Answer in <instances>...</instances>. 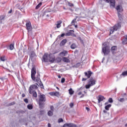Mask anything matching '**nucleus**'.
<instances>
[{"label":"nucleus","mask_w":127,"mask_h":127,"mask_svg":"<svg viewBox=\"0 0 127 127\" xmlns=\"http://www.w3.org/2000/svg\"><path fill=\"white\" fill-rule=\"evenodd\" d=\"M14 48V45L11 44L9 45V49L10 50H13V49Z\"/></svg>","instance_id":"nucleus-29"},{"label":"nucleus","mask_w":127,"mask_h":127,"mask_svg":"<svg viewBox=\"0 0 127 127\" xmlns=\"http://www.w3.org/2000/svg\"><path fill=\"white\" fill-rule=\"evenodd\" d=\"M67 4L69 6H70L71 7L74 6V4L69 2V1H67Z\"/></svg>","instance_id":"nucleus-36"},{"label":"nucleus","mask_w":127,"mask_h":127,"mask_svg":"<svg viewBox=\"0 0 127 127\" xmlns=\"http://www.w3.org/2000/svg\"><path fill=\"white\" fill-rule=\"evenodd\" d=\"M65 82V78H63L61 79V83H64Z\"/></svg>","instance_id":"nucleus-48"},{"label":"nucleus","mask_w":127,"mask_h":127,"mask_svg":"<svg viewBox=\"0 0 127 127\" xmlns=\"http://www.w3.org/2000/svg\"><path fill=\"white\" fill-rule=\"evenodd\" d=\"M78 96H81V95H82V92H78Z\"/></svg>","instance_id":"nucleus-51"},{"label":"nucleus","mask_w":127,"mask_h":127,"mask_svg":"<svg viewBox=\"0 0 127 127\" xmlns=\"http://www.w3.org/2000/svg\"><path fill=\"white\" fill-rule=\"evenodd\" d=\"M108 102H106V103H105V105H108Z\"/></svg>","instance_id":"nucleus-62"},{"label":"nucleus","mask_w":127,"mask_h":127,"mask_svg":"<svg viewBox=\"0 0 127 127\" xmlns=\"http://www.w3.org/2000/svg\"><path fill=\"white\" fill-rule=\"evenodd\" d=\"M0 61L4 62L5 60H6V58H5V56H2L0 57Z\"/></svg>","instance_id":"nucleus-25"},{"label":"nucleus","mask_w":127,"mask_h":127,"mask_svg":"<svg viewBox=\"0 0 127 127\" xmlns=\"http://www.w3.org/2000/svg\"><path fill=\"white\" fill-rule=\"evenodd\" d=\"M26 27L28 32H30L32 30V26H31V22L28 21L26 23Z\"/></svg>","instance_id":"nucleus-8"},{"label":"nucleus","mask_w":127,"mask_h":127,"mask_svg":"<svg viewBox=\"0 0 127 127\" xmlns=\"http://www.w3.org/2000/svg\"><path fill=\"white\" fill-rule=\"evenodd\" d=\"M103 113H104V114H107V111L103 110Z\"/></svg>","instance_id":"nucleus-57"},{"label":"nucleus","mask_w":127,"mask_h":127,"mask_svg":"<svg viewBox=\"0 0 127 127\" xmlns=\"http://www.w3.org/2000/svg\"><path fill=\"white\" fill-rule=\"evenodd\" d=\"M58 78H59V79H60L61 78V76L58 75Z\"/></svg>","instance_id":"nucleus-60"},{"label":"nucleus","mask_w":127,"mask_h":127,"mask_svg":"<svg viewBox=\"0 0 127 127\" xmlns=\"http://www.w3.org/2000/svg\"><path fill=\"white\" fill-rule=\"evenodd\" d=\"M67 54H68V52L67 51H64L62 52H61L59 54V56H66V55H67Z\"/></svg>","instance_id":"nucleus-17"},{"label":"nucleus","mask_w":127,"mask_h":127,"mask_svg":"<svg viewBox=\"0 0 127 127\" xmlns=\"http://www.w3.org/2000/svg\"><path fill=\"white\" fill-rule=\"evenodd\" d=\"M48 116H49L50 117H51V116H53V111H51V110H50V111L48 112Z\"/></svg>","instance_id":"nucleus-32"},{"label":"nucleus","mask_w":127,"mask_h":127,"mask_svg":"<svg viewBox=\"0 0 127 127\" xmlns=\"http://www.w3.org/2000/svg\"><path fill=\"white\" fill-rule=\"evenodd\" d=\"M49 94L51 96H55L56 97H59L60 96V93L57 91L50 92Z\"/></svg>","instance_id":"nucleus-14"},{"label":"nucleus","mask_w":127,"mask_h":127,"mask_svg":"<svg viewBox=\"0 0 127 127\" xmlns=\"http://www.w3.org/2000/svg\"><path fill=\"white\" fill-rule=\"evenodd\" d=\"M46 102V96L44 94H40L39 96V106L40 109L44 107V102Z\"/></svg>","instance_id":"nucleus-2"},{"label":"nucleus","mask_w":127,"mask_h":127,"mask_svg":"<svg viewBox=\"0 0 127 127\" xmlns=\"http://www.w3.org/2000/svg\"><path fill=\"white\" fill-rule=\"evenodd\" d=\"M4 19V17L3 16H0V21L3 20Z\"/></svg>","instance_id":"nucleus-45"},{"label":"nucleus","mask_w":127,"mask_h":127,"mask_svg":"<svg viewBox=\"0 0 127 127\" xmlns=\"http://www.w3.org/2000/svg\"><path fill=\"white\" fill-rule=\"evenodd\" d=\"M64 127H77V125L73 123L65 124L64 125Z\"/></svg>","instance_id":"nucleus-11"},{"label":"nucleus","mask_w":127,"mask_h":127,"mask_svg":"<svg viewBox=\"0 0 127 127\" xmlns=\"http://www.w3.org/2000/svg\"><path fill=\"white\" fill-rule=\"evenodd\" d=\"M98 103L99 104H100V103H101V102L104 101V100H105V97L101 95H99L98 96Z\"/></svg>","instance_id":"nucleus-18"},{"label":"nucleus","mask_w":127,"mask_h":127,"mask_svg":"<svg viewBox=\"0 0 127 127\" xmlns=\"http://www.w3.org/2000/svg\"><path fill=\"white\" fill-rule=\"evenodd\" d=\"M118 100L119 102H120L121 103L125 102V98H118Z\"/></svg>","instance_id":"nucleus-35"},{"label":"nucleus","mask_w":127,"mask_h":127,"mask_svg":"<svg viewBox=\"0 0 127 127\" xmlns=\"http://www.w3.org/2000/svg\"><path fill=\"white\" fill-rule=\"evenodd\" d=\"M15 102H11L10 103H9L8 104V106H13V105H15Z\"/></svg>","instance_id":"nucleus-42"},{"label":"nucleus","mask_w":127,"mask_h":127,"mask_svg":"<svg viewBox=\"0 0 127 127\" xmlns=\"http://www.w3.org/2000/svg\"><path fill=\"white\" fill-rule=\"evenodd\" d=\"M22 98H24L25 97V94H24V93H23L22 94Z\"/></svg>","instance_id":"nucleus-52"},{"label":"nucleus","mask_w":127,"mask_h":127,"mask_svg":"<svg viewBox=\"0 0 127 127\" xmlns=\"http://www.w3.org/2000/svg\"><path fill=\"white\" fill-rule=\"evenodd\" d=\"M43 62H49V55L48 53H45L43 57Z\"/></svg>","instance_id":"nucleus-9"},{"label":"nucleus","mask_w":127,"mask_h":127,"mask_svg":"<svg viewBox=\"0 0 127 127\" xmlns=\"http://www.w3.org/2000/svg\"><path fill=\"white\" fill-rule=\"evenodd\" d=\"M72 32L74 33V30H70L68 32H67L65 34V36H70L71 35V36H74V37H76V35L75 34L72 33Z\"/></svg>","instance_id":"nucleus-10"},{"label":"nucleus","mask_w":127,"mask_h":127,"mask_svg":"<svg viewBox=\"0 0 127 127\" xmlns=\"http://www.w3.org/2000/svg\"><path fill=\"white\" fill-rule=\"evenodd\" d=\"M109 1L110 7H115L116 5V0H110Z\"/></svg>","instance_id":"nucleus-13"},{"label":"nucleus","mask_w":127,"mask_h":127,"mask_svg":"<svg viewBox=\"0 0 127 127\" xmlns=\"http://www.w3.org/2000/svg\"><path fill=\"white\" fill-rule=\"evenodd\" d=\"M27 108L28 110H32V109H33V106H32V105L31 104H29L27 105Z\"/></svg>","instance_id":"nucleus-31"},{"label":"nucleus","mask_w":127,"mask_h":127,"mask_svg":"<svg viewBox=\"0 0 127 127\" xmlns=\"http://www.w3.org/2000/svg\"><path fill=\"white\" fill-rule=\"evenodd\" d=\"M92 74H93V72L91 71H88L87 72H84V75L85 77H87V78H83L82 79V81H87V79H89V78H91V76H92Z\"/></svg>","instance_id":"nucleus-7"},{"label":"nucleus","mask_w":127,"mask_h":127,"mask_svg":"<svg viewBox=\"0 0 127 127\" xmlns=\"http://www.w3.org/2000/svg\"><path fill=\"white\" fill-rule=\"evenodd\" d=\"M116 50H117V47L113 46L111 48V51L113 54L114 53H116Z\"/></svg>","instance_id":"nucleus-23"},{"label":"nucleus","mask_w":127,"mask_h":127,"mask_svg":"<svg viewBox=\"0 0 127 127\" xmlns=\"http://www.w3.org/2000/svg\"><path fill=\"white\" fill-rule=\"evenodd\" d=\"M79 40H80V42H81V43H82V44H84V41H83V40H82L81 37L79 38Z\"/></svg>","instance_id":"nucleus-44"},{"label":"nucleus","mask_w":127,"mask_h":127,"mask_svg":"<svg viewBox=\"0 0 127 127\" xmlns=\"http://www.w3.org/2000/svg\"><path fill=\"white\" fill-rule=\"evenodd\" d=\"M64 36H65V34H64V33L62 34L61 37H64Z\"/></svg>","instance_id":"nucleus-53"},{"label":"nucleus","mask_w":127,"mask_h":127,"mask_svg":"<svg viewBox=\"0 0 127 127\" xmlns=\"http://www.w3.org/2000/svg\"><path fill=\"white\" fill-rule=\"evenodd\" d=\"M108 102H109V103H113V98H109L108 100Z\"/></svg>","instance_id":"nucleus-43"},{"label":"nucleus","mask_w":127,"mask_h":127,"mask_svg":"<svg viewBox=\"0 0 127 127\" xmlns=\"http://www.w3.org/2000/svg\"><path fill=\"white\" fill-rule=\"evenodd\" d=\"M110 48L108 43H104L103 44L102 52L104 55H108L110 53Z\"/></svg>","instance_id":"nucleus-3"},{"label":"nucleus","mask_w":127,"mask_h":127,"mask_svg":"<svg viewBox=\"0 0 127 127\" xmlns=\"http://www.w3.org/2000/svg\"><path fill=\"white\" fill-rule=\"evenodd\" d=\"M88 82V84L85 86L86 89H90V87L96 85V83H97V80L93 77H91L89 79Z\"/></svg>","instance_id":"nucleus-4"},{"label":"nucleus","mask_w":127,"mask_h":127,"mask_svg":"<svg viewBox=\"0 0 127 127\" xmlns=\"http://www.w3.org/2000/svg\"><path fill=\"white\" fill-rule=\"evenodd\" d=\"M116 9H117V11H118V13H120V12H122L123 11V7H122V6L119 5H118Z\"/></svg>","instance_id":"nucleus-16"},{"label":"nucleus","mask_w":127,"mask_h":127,"mask_svg":"<svg viewBox=\"0 0 127 127\" xmlns=\"http://www.w3.org/2000/svg\"><path fill=\"white\" fill-rule=\"evenodd\" d=\"M67 42V40L64 39L60 43V46H63L64 44H66Z\"/></svg>","instance_id":"nucleus-21"},{"label":"nucleus","mask_w":127,"mask_h":127,"mask_svg":"<svg viewBox=\"0 0 127 127\" xmlns=\"http://www.w3.org/2000/svg\"><path fill=\"white\" fill-rule=\"evenodd\" d=\"M54 61H55V57L52 54H50L49 56V62L53 63Z\"/></svg>","instance_id":"nucleus-12"},{"label":"nucleus","mask_w":127,"mask_h":127,"mask_svg":"<svg viewBox=\"0 0 127 127\" xmlns=\"http://www.w3.org/2000/svg\"><path fill=\"white\" fill-rule=\"evenodd\" d=\"M24 102H25V103H26V104H27V103H28V99H27V98H25L24 100Z\"/></svg>","instance_id":"nucleus-47"},{"label":"nucleus","mask_w":127,"mask_h":127,"mask_svg":"<svg viewBox=\"0 0 127 127\" xmlns=\"http://www.w3.org/2000/svg\"><path fill=\"white\" fill-rule=\"evenodd\" d=\"M36 74V69H35V67H33L32 68L31 73V77L32 80H33V81H34V82H37V83H38L39 82H41V81H40V74H39V73H37V76L35 77Z\"/></svg>","instance_id":"nucleus-1"},{"label":"nucleus","mask_w":127,"mask_h":127,"mask_svg":"<svg viewBox=\"0 0 127 127\" xmlns=\"http://www.w3.org/2000/svg\"><path fill=\"white\" fill-rule=\"evenodd\" d=\"M86 111H88V112H89V111H90V108H89L88 107H86L85 108Z\"/></svg>","instance_id":"nucleus-50"},{"label":"nucleus","mask_w":127,"mask_h":127,"mask_svg":"<svg viewBox=\"0 0 127 127\" xmlns=\"http://www.w3.org/2000/svg\"><path fill=\"white\" fill-rule=\"evenodd\" d=\"M41 114H43L44 113V110H42L40 111Z\"/></svg>","instance_id":"nucleus-55"},{"label":"nucleus","mask_w":127,"mask_h":127,"mask_svg":"<svg viewBox=\"0 0 127 127\" xmlns=\"http://www.w3.org/2000/svg\"><path fill=\"white\" fill-rule=\"evenodd\" d=\"M121 23H118L114 26L110 28V34H113L114 33V32L117 31L118 29H120V28H121Z\"/></svg>","instance_id":"nucleus-5"},{"label":"nucleus","mask_w":127,"mask_h":127,"mask_svg":"<svg viewBox=\"0 0 127 127\" xmlns=\"http://www.w3.org/2000/svg\"><path fill=\"white\" fill-rule=\"evenodd\" d=\"M118 14L120 20H123V16L122 15V14H121V13H118Z\"/></svg>","instance_id":"nucleus-33"},{"label":"nucleus","mask_w":127,"mask_h":127,"mask_svg":"<svg viewBox=\"0 0 127 127\" xmlns=\"http://www.w3.org/2000/svg\"><path fill=\"white\" fill-rule=\"evenodd\" d=\"M104 60H105V58H103V61H102V63H103V62L104 61Z\"/></svg>","instance_id":"nucleus-61"},{"label":"nucleus","mask_w":127,"mask_h":127,"mask_svg":"<svg viewBox=\"0 0 127 127\" xmlns=\"http://www.w3.org/2000/svg\"><path fill=\"white\" fill-rule=\"evenodd\" d=\"M12 12V9H10V10L8 12V13H11Z\"/></svg>","instance_id":"nucleus-49"},{"label":"nucleus","mask_w":127,"mask_h":127,"mask_svg":"<svg viewBox=\"0 0 127 127\" xmlns=\"http://www.w3.org/2000/svg\"><path fill=\"white\" fill-rule=\"evenodd\" d=\"M84 96H85V95L82 94V96L80 97V98H83Z\"/></svg>","instance_id":"nucleus-58"},{"label":"nucleus","mask_w":127,"mask_h":127,"mask_svg":"<svg viewBox=\"0 0 127 127\" xmlns=\"http://www.w3.org/2000/svg\"><path fill=\"white\" fill-rule=\"evenodd\" d=\"M63 61L65 63H70V60L66 57L63 58Z\"/></svg>","instance_id":"nucleus-20"},{"label":"nucleus","mask_w":127,"mask_h":127,"mask_svg":"<svg viewBox=\"0 0 127 127\" xmlns=\"http://www.w3.org/2000/svg\"><path fill=\"white\" fill-rule=\"evenodd\" d=\"M37 86H38V84H36V85L33 84L31 85L29 87L28 90L29 94H32L33 92H35V90H37V89L38 88V87H37Z\"/></svg>","instance_id":"nucleus-6"},{"label":"nucleus","mask_w":127,"mask_h":127,"mask_svg":"<svg viewBox=\"0 0 127 127\" xmlns=\"http://www.w3.org/2000/svg\"><path fill=\"white\" fill-rule=\"evenodd\" d=\"M68 92H69V95H73V94H74V91H73V90L72 89V88H70V89L68 90Z\"/></svg>","instance_id":"nucleus-30"},{"label":"nucleus","mask_w":127,"mask_h":127,"mask_svg":"<svg viewBox=\"0 0 127 127\" xmlns=\"http://www.w3.org/2000/svg\"><path fill=\"white\" fill-rule=\"evenodd\" d=\"M57 89L58 90H60V89L58 88V87H57Z\"/></svg>","instance_id":"nucleus-63"},{"label":"nucleus","mask_w":127,"mask_h":127,"mask_svg":"<svg viewBox=\"0 0 127 127\" xmlns=\"http://www.w3.org/2000/svg\"><path fill=\"white\" fill-rule=\"evenodd\" d=\"M32 94H33V97H34V98H37V93L36 91L32 92Z\"/></svg>","instance_id":"nucleus-34"},{"label":"nucleus","mask_w":127,"mask_h":127,"mask_svg":"<svg viewBox=\"0 0 127 127\" xmlns=\"http://www.w3.org/2000/svg\"><path fill=\"white\" fill-rule=\"evenodd\" d=\"M48 127H51V124H50V123H48Z\"/></svg>","instance_id":"nucleus-54"},{"label":"nucleus","mask_w":127,"mask_h":127,"mask_svg":"<svg viewBox=\"0 0 127 127\" xmlns=\"http://www.w3.org/2000/svg\"><path fill=\"white\" fill-rule=\"evenodd\" d=\"M77 18H78V16H76V18L74 19L72 21H71V24H73V23H75V21L77 20Z\"/></svg>","instance_id":"nucleus-40"},{"label":"nucleus","mask_w":127,"mask_h":127,"mask_svg":"<svg viewBox=\"0 0 127 127\" xmlns=\"http://www.w3.org/2000/svg\"><path fill=\"white\" fill-rule=\"evenodd\" d=\"M111 107H112V105L109 104V105L106 106L105 107V110H106V111H109V110L110 108H111Z\"/></svg>","instance_id":"nucleus-27"},{"label":"nucleus","mask_w":127,"mask_h":127,"mask_svg":"<svg viewBox=\"0 0 127 127\" xmlns=\"http://www.w3.org/2000/svg\"><path fill=\"white\" fill-rule=\"evenodd\" d=\"M58 123H59V124H60V123H63V122H64V120H63V119H62V118H60L59 120H58Z\"/></svg>","instance_id":"nucleus-38"},{"label":"nucleus","mask_w":127,"mask_h":127,"mask_svg":"<svg viewBox=\"0 0 127 127\" xmlns=\"http://www.w3.org/2000/svg\"><path fill=\"white\" fill-rule=\"evenodd\" d=\"M106 2H107L108 3H109V2H110V1H109V0H105Z\"/></svg>","instance_id":"nucleus-59"},{"label":"nucleus","mask_w":127,"mask_h":127,"mask_svg":"<svg viewBox=\"0 0 127 127\" xmlns=\"http://www.w3.org/2000/svg\"><path fill=\"white\" fill-rule=\"evenodd\" d=\"M122 41L123 44H127V35L124 36Z\"/></svg>","instance_id":"nucleus-19"},{"label":"nucleus","mask_w":127,"mask_h":127,"mask_svg":"<svg viewBox=\"0 0 127 127\" xmlns=\"http://www.w3.org/2000/svg\"><path fill=\"white\" fill-rule=\"evenodd\" d=\"M73 25H74V27H75V28H77L78 27L77 25H75V24H74Z\"/></svg>","instance_id":"nucleus-56"},{"label":"nucleus","mask_w":127,"mask_h":127,"mask_svg":"<svg viewBox=\"0 0 127 127\" xmlns=\"http://www.w3.org/2000/svg\"><path fill=\"white\" fill-rule=\"evenodd\" d=\"M61 61H62V58L61 57H58L56 59V62H57V63H60Z\"/></svg>","instance_id":"nucleus-24"},{"label":"nucleus","mask_w":127,"mask_h":127,"mask_svg":"<svg viewBox=\"0 0 127 127\" xmlns=\"http://www.w3.org/2000/svg\"><path fill=\"white\" fill-rule=\"evenodd\" d=\"M77 47V46L76 45V44L73 43L72 45L70 46V48L71 49H75Z\"/></svg>","instance_id":"nucleus-26"},{"label":"nucleus","mask_w":127,"mask_h":127,"mask_svg":"<svg viewBox=\"0 0 127 127\" xmlns=\"http://www.w3.org/2000/svg\"><path fill=\"white\" fill-rule=\"evenodd\" d=\"M36 57V55L34 51H31L30 52V58L32 60V59H34Z\"/></svg>","instance_id":"nucleus-15"},{"label":"nucleus","mask_w":127,"mask_h":127,"mask_svg":"<svg viewBox=\"0 0 127 127\" xmlns=\"http://www.w3.org/2000/svg\"><path fill=\"white\" fill-rule=\"evenodd\" d=\"M64 9H66V8H65V7H64Z\"/></svg>","instance_id":"nucleus-64"},{"label":"nucleus","mask_w":127,"mask_h":127,"mask_svg":"<svg viewBox=\"0 0 127 127\" xmlns=\"http://www.w3.org/2000/svg\"><path fill=\"white\" fill-rule=\"evenodd\" d=\"M39 86H40V88H41V89H43V88H44L43 84H42V82H41V81L40 82Z\"/></svg>","instance_id":"nucleus-39"},{"label":"nucleus","mask_w":127,"mask_h":127,"mask_svg":"<svg viewBox=\"0 0 127 127\" xmlns=\"http://www.w3.org/2000/svg\"><path fill=\"white\" fill-rule=\"evenodd\" d=\"M50 109H51V110L52 112H54V107L53 106H51L50 107Z\"/></svg>","instance_id":"nucleus-41"},{"label":"nucleus","mask_w":127,"mask_h":127,"mask_svg":"<svg viewBox=\"0 0 127 127\" xmlns=\"http://www.w3.org/2000/svg\"><path fill=\"white\" fill-rule=\"evenodd\" d=\"M41 5H42V3H39L36 6V9H38V8H39V7H40V6H41Z\"/></svg>","instance_id":"nucleus-37"},{"label":"nucleus","mask_w":127,"mask_h":127,"mask_svg":"<svg viewBox=\"0 0 127 127\" xmlns=\"http://www.w3.org/2000/svg\"><path fill=\"white\" fill-rule=\"evenodd\" d=\"M73 106H74V103H70L69 107H70V108H73Z\"/></svg>","instance_id":"nucleus-46"},{"label":"nucleus","mask_w":127,"mask_h":127,"mask_svg":"<svg viewBox=\"0 0 127 127\" xmlns=\"http://www.w3.org/2000/svg\"><path fill=\"white\" fill-rule=\"evenodd\" d=\"M122 76H123L124 77L127 76V71L122 72V73L121 74V77H122Z\"/></svg>","instance_id":"nucleus-28"},{"label":"nucleus","mask_w":127,"mask_h":127,"mask_svg":"<svg viewBox=\"0 0 127 127\" xmlns=\"http://www.w3.org/2000/svg\"><path fill=\"white\" fill-rule=\"evenodd\" d=\"M61 23H62V21L60 20L57 21V28H60L61 27Z\"/></svg>","instance_id":"nucleus-22"}]
</instances>
